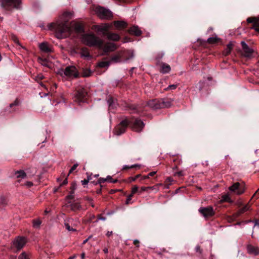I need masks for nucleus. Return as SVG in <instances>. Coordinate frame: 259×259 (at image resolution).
<instances>
[{
  "label": "nucleus",
  "instance_id": "obj_1",
  "mask_svg": "<svg viewBox=\"0 0 259 259\" xmlns=\"http://www.w3.org/2000/svg\"><path fill=\"white\" fill-rule=\"evenodd\" d=\"M82 39L85 45L90 47H97L102 51L105 54L114 51L117 48L114 43H105L102 39L93 33L82 34Z\"/></svg>",
  "mask_w": 259,
  "mask_h": 259
},
{
  "label": "nucleus",
  "instance_id": "obj_2",
  "mask_svg": "<svg viewBox=\"0 0 259 259\" xmlns=\"http://www.w3.org/2000/svg\"><path fill=\"white\" fill-rule=\"evenodd\" d=\"M144 125V122L138 118H135L133 116L129 118L126 117L115 127L114 133L117 136L121 135L125 132L126 128L128 126L133 131L140 132L142 131Z\"/></svg>",
  "mask_w": 259,
  "mask_h": 259
},
{
  "label": "nucleus",
  "instance_id": "obj_3",
  "mask_svg": "<svg viewBox=\"0 0 259 259\" xmlns=\"http://www.w3.org/2000/svg\"><path fill=\"white\" fill-rule=\"evenodd\" d=\"M48 26L49 29L55 32L56 35L59 38H62L70 35L71 32V27L66 22L52 23Z\"/></svg>",
  "mask_w": 259,
  "mask_h": 259
},
{
  "label": "nucleus",
  "instance_id": "obj_4",
  "mask_svg": "<svg viewBox=\"0 0 259 259\" xmlns=\"http://www.w3.org/2000/svg\"><path fill=\"white\" fill-rule=\"evenodd\" d=\"M173 100L170 98L154 99L148 101L146 106L153 110L169 108L172 105Z\"/></svg>",
  "mask_w": 259,
  "mask_h": 259
},
{
  "label": "nucleus",
  "instance_id": "obj_5",
  "mask_svg": "<svg viewBox=\"0 0 259 259\" xmlns=\"http://www.w3.org/2000/svg\"><path fill=\"white\" fill-rule=\"evenodd\" d=\"M95 27L97 31L101 32L103 36L110 40L118 41L120 38L118 34L110 32L107 25H96Z\"/></svg>",
  "mask_w": 259,
  "mask_h": 259
},
{
  "label": "nucleus",
  "instance_id": "obj_6",
  "mask_svg": "<svg viewBox=\"0 0 259 259\" xmlns=\"http://www.w3.org/2000/svg\"><path fill=\"white\" fill-rule=\"evenodd\" d=\"M26 243L25 237L18 236L13 241L11 249L13 252L17 253L23 248Z\"/></svg>",
  "mask_w": 259,
  "mask_h": 259
},
{
  "label": "nucleus",
  "instance_id": "obj_7",
  "mask_svg": "<svg viewBox=\"0 0 259 259\" xmlns=\"http://www.w3.org/2000/svg\"><path fill=\"white\" fill-rule=\"evenodd\" d=\"M88 97V92L84 88H79L76 90L75 101L80 103L87 101Z\"/></svg>",
  "mask_w": 259,
  "mask_h": 259
},
{
  "label": "nucleus",
  "instance_id": "obj_8",
  "mask_svg": "<svg viewBox=\"0 0 259 259\" xmlns=\"http://www.w3.org/2000/svg\"><path fill=\"white\" fill-rule=\"evenodd\" d=\"M21 4V0H2L1 6L6 10L12 8L19 9Z\"/></svg>",
  "mask_w": 259,
  "mask_h": 259
},
{
  "label": "nucleus",
  "instance_id": "obj_9",
  "mask_svg": "<svg viewBox=\"0 0 259 259\" xmlns=\"http://www.w3.org/2000/svg\"><path fill=\"white\" fill-rule=\"evenodd\" d=\"M95 11L101 19H109L113 16L110 11L101 6L96 7Z\"/></svg>",
  "mask_w": 259,
  "mask_h": 259
},
{
  "label": "nucleus",
  "instance_id": "obj_10",
  "mask_svg": "<svg viewBox=\"0 0 259 259\" xmlns=\"http://www.w3.org/2000/svg\"><path fill=\"white\" fill-rule=\"evenodd\" d=\"M123 106L126 110H128L130 111V113H137L141 115L145 110V107L142 105H136L125 102Z\"/></svg>",
  "mask_w": 259,
  "mask_h": 259
},
{
  "label": "nucleus",
  "instance_id": "obj_11",
  "mask_svg": "<svg viewBox=\"0 0 259 259\" xmlns=\"http://www.w3.org/2000/svg\"><path fill=\"white\" fill-rule=\"evenodd\" d=\"M229 189L230 191L236 194H242L245 191L244 184L239 182L234 183L229 188Z\"/></svg>",
  "mask_w": 259,
  "mask_h": 259
},
{
  "label": "nucleus",
  "instance_id": "obj_12",
  "mask_svg": "<svg viewBox=\"0 0 259 259\" xmlns=\"http://www.w3.org/2000/svg\"><path fill=\"white\" fill-rule=\"evenodd\" d=\"M199 212L205 218H208L213 216L215 212L213 208L211 206L207 207H200L199 209Z\"/></svg>",
  "mask_w": 259,
  "mask_h": 259
},
{
  "label": "nucleus",
  "instance_id": "obj_13",
  "mask_svg": "<svg viewBox=\"0 0 259 259\" xmlns=\"http://www.w3.org/2000/svg\"><path fill=\"white\" fill-rule=\"evenodd\" d=\"M241 45L242 49L241 55L247 58H251L254 52L253 50L250 48L244 41H241Z\"/></svg>",
  "mask_w": 259,
  "mask_h": 259
},
{
  "label": "nucleus",
  "instance_id": "obj_14",
  "mask_svg": "<svg viewBox=\"0 0 259 259\" xmlns=\"http://www.w3.org/2000/svg\"><path fill=\"white\" fill-rule=\"evenodd\" d=\"M64 74L68 77H78L79 73L76 68L74 66H69L66 67L64 70Z\"/></svg>",
  "mask_w": 259,
  "mask_h": 259
},
{
  "label": "nucleus",
  "instance_id": "obj_15",
  "mask_svg": "<svg viewBox=\"0 0 259 259\" xmlns=\"http://www.w3.org/2000/svg\"><path fill=\"white\" fill-rule=\"evenodd\" d=\"M107 103L109 106V110L110 112H114L115 109L117 106V100L112 96H108L107 98Z\"/></svg>",
  "mask_w": 259,
  "mask_h": 259
},
{
  "label": "nucleus",
  "instance_id": "obj_16",
  "mask_svg": "<svg viewBox=\"0 0 259 259\" xmlns=\"http://www.w3.org/2000/svg\"><path fill=\"white\" fill-rule=\"evenodd\" d=\"M122 61L130 59L133 57V53L128 50H121L119 51Z\"/></svg>",
  "mask_w": 259,
  "mask_h": 259
},
{
  "label": "nucleus",
  "instance_id": "obj_17",
  "mask_svg": "<svg viewBox=\"0 0 259 259\" xmlns=\"http://www.w3.org/2000/svg\"><path fill=\"white\" fill-rule=\"evenodd\" d=\"M246 21L248 23H253L252 28L259 32V17H248Z\"/></svg>",
  "mask_w": 259,
  "mask_h": 259
},
{
  "label": "nucleus",
  "instance_id": "obj_18",
  "mask_svg": "<svg viewBox=\"0 0 259 259\" xmlns=\"http://www.w3.org/2000/svg\"><path fill=\"white\" fill-rule=\"evenodd\" d=\"M81 57L85 59L89 60L92 58V55L90 54L89 49L85 47H82L80 49L79 52Z\"/></svg>",
  "mask_w": 259,
  "mask_h": 259
},
{
  "label": "nucleus",
  "instance_id": "obj_19",
  "mask_svg": "<svg viewBox=\"0 0 259 259\" xmlns=\"http://www.w3.org/2000/svg\"><path fill=\"white\" fill-rule=\"evenodd\" d=\"M247 251L249 254L257 255L259 254V248L252 245H248L247 247Z\"/></svg>",
  "mask_w": 259,
  "mask_h": 259
},
{
  "label": "nucleus",
  "instance_id": "obj_20",
  "mask_svg": "<svg viewBox=\"0 0 259 259\" xmlns=\"http://www.w3.org/2000/svg\"><path fill=\"white\" fill-rule=\"evenodd\" d=\"M128 32L130 34L135 35L137 36L141 35L142 34L141 30L137 26H133L128 29Z\"/></svg>",
  "mask_w": 259,
  "mask_h": 259
},
{
  "label": "nucleus",
  "instance_id": "obj_21",
  "mask_svg": "<svg viewBox=\"0 0 259 259\" xmlns=\"http://www.w3.org/2000/svg\"><path fill=\"white\" fill-rule=\"evenodd\" d=\"M67 203L69 204L70 209L73 211H76L81 208V206L78 202L72 203L71 201H68Z\"/></svg>",
  "mask_w": 259,
  "mask_h": 259
},
{
  "label": "nucleus",
  "instance_id": "obj_22",
  "mask_svg": "<svg viewBox=\"0 0 259 259\" xmlns=\"http://www.w3.org/2000/svg\"><path fill=\"white\" fill-rule=\"evenodd\" d=\"M74 29L77 34H82L84 32V29L82 24L77 23L74 25Z\"/></svg>",
  "mask_w": 259,
  "mask_h": 259
},
{
  "label": "nucleus",
  "instance_id": "obj_23",
  "mask_svg": "<svg viewBox=\"0 0 259 259\" xmlns=\"http://www.w3.org/2000/svg\"><path fill=\"white\" fill-rule=\"evenodd\" d=\"M115 27L118 29H123L126 27L127 24L124 21H115L114 22Z\"/></svg>",
  "mask_w": 259,
  "mask_h": 259
},
{
  "label": "nucleus",
  "instance_id": "obj_24",
  "mask_svg": "<svg viewBox=\"0 0 259 259\" xmlns=\"http://www.w3.org/2000/svg\"><path fill=\"white\" fill-rule=\"evenodd\" d=\"M233 49V44L231 42H229L223 52V55L225 57H227L230 54L231 51Z\"/></svg>",
  "mask_w": 259,
  "mask_h": 259
},
{
  "label": "nucleus",
  "instance_id": "obj_25",
  "mask_svg": "<svg viewBox=\"0 0 259 259\" xmlns=\"http://www.w3.org/2000/svg\"><path fill=\"white\" fill-rule=\"evenodd\" d=\"M40 49L45 52V53H50L52 51L51 49L49 47L48 44L46 42H42L39 45Z\"/></svg>",
  "mask_w": 259,
  "mask_h": 259
},
{
  "label": "nucleus",
  "instance_id": "obj_26",
  "mask_svg": "<svg viewBox=\"0 0 259 259\" xmlns=\"http://www.w3.org/2000/svg\"><path fill=\"white\" fill-rule=\"evenodd\" d=\"M111 61L114 62L115 63L122 62L119 51L116 52L115 54L112 56L111 58Z\"/></svg>",
  "mask_w": 259,
  "mask_h": 259
},
{
  "label": "nucleus",
  "instance_id": "obj_27",
  "mask_svg": "<svg viewBox=\"0 0 259 259\" xmlns=\"http://www.w3.org/2000/svg\"><path fill=\"white\" fill-rule=\"evenodd\" d=\"M249 207H250L249 205L248 204H246L245 205L243 206L241 208H240L238 210V211L236 212V217L243 214V213H244L245 212H246V211L249 210Z\"/></svg>",
  "mask_w": 259,
  "mask_h": 259
},
{
  "label": "nucleus",
  "instance_id": "obj_28",
  "mask_svg": "<svg viewBox=\"0 0 259 259\" xmlns=\"http://www.w3.org/2000/svg\"><path fill=\"white\" fill-rule=\"evenodd\" d=\"M38 62L43 66L50 67V62L48 61L47 58H42L40 57L38 58Z\"/></svg>",
  "mask_w": 259,
  "mask_h": 259
},
{
  "label": "nucleus",
  "instance_id": "obj_29",
  "mask_svg": "<svg viewBox=\"0 0 259 259\" xmlns=\"http://www.w3.org/2000/svg\"><path fill=\"white\" fill-rule=\"evenodd\" d=\"M81 73L83 77H86L91 76L93 72L89 68H82Z\"/></svg>",
  "mask_w": 259,
  "mask_h": 259
},
{
  "label": "nucleus",
  "instance_id": "obj_30",
  "mask_svg": "<svg viewBox=\"0 0 259 259\" xmlns=\"http://www.w3.org/2000/svg\"><path fill=\"white\" fill-rule=\"evenodd\" d=\"M15 175L17 178L24 179L26 177V174L23 170H20L15 171Z\"/></svg>",
  "mask_w": 259,
  "mask_h": 259
},
{
  "label": "nucleus",
  "instance_id": "obj_31",
  "mask_svg": "<svg viewBox=\"0 0 259 259\" xmlns=\"http://www.w3.org/2000/svg\"><path fill=\"white\" fill-rule=\"evenodd\" d=\"M45 78L44 76L40 73L38 74L37 75H36L35 77V80L36 81H37L38 83H39L41 86L45 87V85L43 84V83L41 81L42 79H43Z\"/></svg>",
  "mask_w": 259,
  "mask_h": 259
},
{
  "label": "nucleus",
  "instance_id": "obj_32",
  "mask_svg": "<svg viewBox=\"0 0 259 259\" xmlns=\"http://www.w3.org/2000/svg\"><path fill=\"white\" fill-rule=\"evenodd\" d=\"M172 160L175 163L174 166L172 167L173 170L178 169V165L181 164V160L178 157H175Z\"/></svg>",
  "mask_w": 259,
  "mask_h": 259
},
{
  "label": "nucleus",
  "instance_id": "obj_33",
  "mask_svg": "<svg viewBox=\"0 0 259 259\" xmlns=\"http://www.w3.org/2000/svg\"><path fill=\"white\" fill-rule=\"evenodd\" d=\"M170 70V67L169 65L166 64H163L161 66V71L163 73H166L168 72Z\"/></svg>",
  "mask_w": 259,
  "mask_h": 259
},
{
  "label": "nucleus",
  "instance_id": "obj_34",
  "mask_svg": "<svg viewBox=\"0 0 259 259\" xmlns=\"http://www.w3.org/2000/svg\"><path fill=\"white\" fill-rule=\"evenodd\" d=\"M173 181L174 180L172 178L170 177H167L164 182L165 188L167 189L169 188V186L171 185Z\"/></svg>",
  "mask_w": 259,
  "mask_h": 259
},
{
  "label": "nucleus",
  "instance_id": "obj_35",
  "mask_svg": "<svg viewBox=\"0 0 259 259\" xmlns=\"http://www.w3.org/2000/svg\"><path fill=\"white\" fill-rule=\"evenodd\" d=\"M7 203L8 200L7 198L3 196H0V205L2 207H4L7 204Z\"/></svg>",
  "mask_w": 259,
  "mask_h": 259
},
{
  "label": "nucleus",
  "instance_id": "obj_36",
  "mask_svg": "<svg viewBox=\"0 0 259 259\" xmlns=\"http://www.w3.org/2000/svg\"><path fill=\"white\" fill-rule=\"evenodd\" d=\"M33 226L35 228H39L41 224V221L39 219H34L32 221Z\"/></svg>",
  "mask_w": 259,
  "mask_h": 259
},
{
  "label": "nucleus",
  "instance_id": "obj_37",
  "mask_svg": "<svg viewBox=\"0 0 259 259\" xmlns=\"http://www.w3.org/2000/svg\"><path fill=\"white\" fill-rule=\"evenodd\" d=\"M140 165L136 164L132 165L131 166L124 165L122 169L123 170H127V169H128L130 168L139 169V168H140Z\"/></svg>",
  "mask_w": 259,
  "mask_h": 259
},
{
  "label": "nucleus",
  "instance_id": "obj_38",
  "mask_svg": "<svg viewBox=\"0 0 259 259\" xmlns=\"http://www.w3.org/2000/svg\"><path fill=\"white\" fill-rule=\"evenodd\" d=\"M221 201L222 202H229V203L232 202V201L231 198L230 197L229 195L228 194L224 195L222 196Z\"/></svg>",
  "mask_w": 259,
  "mask_h": 259
},
{
  "label": "nucleus",
  "instance_id": "obj_39",
  "mask_svg": "<svg viewBox=\"0 0 259 259\" xmlns=\"http://www.w3.org/2000/svg\"><path fill=\"white\" fill-rule=\"evenodd\" d=\"M207 41L210 44H213L218 42V39L215 37H209L207 39Z\"/></svg>",
  "mask_w": 259,
  "mask_h": 259
},
{
  "label": "nucleus",
  "instance_id": "obj_40",
  "mask_svg": "<svg viewBox=\"0 0 259 259\" xmlns=\"http://www.w3.org/2000/svg\"><path fill=\"white\" fill-rule=\"evenodd\" d=\"M76 189V184L75 182H72L71 183V186L70 187V193L74 194L75 189Z\"/></svg>",
  "mask_w": 259,
  "mask_h": 259
},
{
  "label": "nucleus",
  "instance_id": "obj_41",
  "mask_svg": "<svg viewBox=\"0 0 259 259\" xmlns=\"http://www.w3.org/2000/svg\"><path fill=\"white\" fill-rule=\"evenodd\" d=\"M109 65V62H101L99 63V66L101 68H104Z\"/></svg>",
  "mask_w": 259,
  "mask_h": 259
},
{
  "label": "nucleus",
  "instance_id": "obj_42",
  "mask_svg": "<svg viewBox=\"0 0 259 259\" xmlns=\"http://www.w3.org/2000/svg\"><path fill=\"white\" fill-rule=\"evenodd\" d=\"M106 181H107V179H106L103 178H100L99 179L98 182L95 183V185H97V184H100L101 187H102V186L101 185V184L102 183H105Z\"/></svg>",
  "mask_w": 259,
  "mask_h": 259
},
{
  "label": "nucleus",
  "instance_id": "obj_43",
  "mask_svg": "<svg viewBox=\"0 0 259 259\" xmlns=\"http://www.w3.org/2000/svg\"><path fill=\"white\" fill-rule=\"evenodd\" d=\"M18 259H29V258L27 255L26 252H23L19 255V256H18Z\"/></svg>",
  "mask_w": 259,
  "mask_h": 259
},
{
  "label": "nucleus",
  "instance_id": "obj_44",
  "mask_svg": "<svg viewBox=\"0 0 259 259\" xmlns=\"http://www.w3.org/2000/svg\"><path fill=\"white\" fill-rule=\"evenodd\" d=\"M65 226L66 229L69 231H76V230L75 229H73V228L71 227L69 224L68 223H65Z\"/></svg>",
  "mask_w": 259,
  "mask_h": 259
},
{
  "label": "nucleus",
  "instance_id": "obj_45",
  "mask_svg": "<svg viewBox=\"0 0 259 259\" xmlns=\"http://www.w3.org/2000/svg\"><path fill=\"white\" fill-rule=\"evenodd\" d=\"M177 88V84H171L168 86L167 88L165 89V91L173 90H175Z\"/></svg>",
  "mask_w": 259,
  "mask_h": 259
},
{
  "label": "nucleus",
  "instance_id": "obj_46",
  "mask_svg": "<svg viewBox=\"0 0 259 259\" xmlns=\"http://www.w3.org/2000/svg\"><path fill=\"white\" fill-rule=\"evenodd\" d=\"M131 192L133 194H136V193H138V192L139 193L138 187L137 186H136V185L132 187V192Z\"/></svg>",
  "mask_w": 259,
  "mask_h": 259
},
{
  "label": "nucleus",
  "instance_id": "obj_47",
  "mask_svg": "<svg viewBox=\"0 0 259 259\" xmlns=\"http://www.w3.org/2000/svg\"><path fill=\"white\" fill-rule=\"evenodd\" d=\"M19 105V101L17 99L15 100V101L10 104V108H12L14 106H18Z\"/></svg>",
  "mask_w": 259,
  "mask_h": 259
},
{
  "label": "nucleus",
  "instance_id": "obj_48",
  "mask_svg": "<svg viewBox=\"0 0 259 259\" xmlns=\"http://www.w3.org/2000/svg\"><path fill=\"white\" fill-rule=\"evenodd\" d=\"M73 194L70 193L66 197V200L67 201V202L68 201H71V200H73L74 199V196Z\"/></svg>",
  "mask_w": 259,
  "mask_h": 259
},
{
  "label": "nucleus",
  "instance_id": "obj_49",
  "mask_svg": "<svg viewBox=\"0 0 259 259\" xmlns=\"http://www.w3.org/2000/svg\"><path fill=\"white\" fill-rule=\"evenodd\" d=\"M63 15L66 18H70L72 16V13L69 12H65Z\"/></svg>",
  "mask_w": 259,
  "mask_h": 259
},
{
  "label": "nucleus",
  "instance_id": "obj_50",
  "mask_svg": "<svg viewBox=\"0 0 259 259\" xmlns=\"http://www.w3.org/2000/svg\"><path fill=\"white\" fill-rule=\"evenodd\" d=\"M78 166V164L75 163L70 168L69 171V174L72 173L74 170L76 169L77 167Z\"/></svg>",
  "mask_w": 259,
  "mask_h": 259
},
{
  "label": "nucleus",
  "instance_id": "obj_51",
  "mask_svg": "<svg viewBox=\"0 0 259 259\" xmlns=\"http://www.w3.org/2000/svg\"><path fill=\"white\" fill-rule=\"evenodd\" d=\"M152 189V187H142L141 188V190L140 191H139V193H142V192H144V191H147L148 189Z\"/></svg>",
  "mask_w": 259,
  "mask_h": 259
},
{
  "label": "nucleus",
  "instance_id": "obj_52",
  "mask_svg": "<svg viewBox=\"0 0 259 259\" xmlns=\"http://www.w3.org/2000/svg\"><path fill=\"white\" fill-rule=\"evenodd\" d=\"M195 250L197 252H198L200 254L202 253V249L201 248L200 245H197L195 247Z\"/></svg>",
  "mask_w": 259,
  "mask_h": 259
},
{
  "label": "nucleus",
  "instance_id": "obj_53",
  "mask_svg": "<svg viewBox=\"0 0 259 259\" xmlns=\"http://www.w3.org/2000/svg\"><path fill=\"white\" fill-rule=\"evenodd\" d=\"M254 197L255 198V199L259 198V188L257 189V190L255 192V193L252 196V198H253Z\"/></svg>",
  "mask_w": 259,
  "mask_h": 259
},
{
  "label": "nucleus",
  "instance_id": "obj_54",
  "mask_svg": "<svg viewBox=\"0 0 259 259\" xmlns=\"http://www.w3.org/2000/svg\"><path fill=\"white\" fill-rule=\"evenodd\" d=\"M175 176H178L179 177H182L184 176V172L183 171H178V172H176L174 174Z\"/></svg>",
  "mask_w": 259,
  "mask_h": 259
},
{
  "label": "nucleus",
  "instance_id": "obj_55",
  "mask_svg": "<svg viewBox=\"0 0 259 259\" xmlns=\"http://www.w3.org/2000/svg\"><path fill=\"white\" fill-rule=\"evenodd\" d=\"M12 39L14 40V41L15 43H16V44H18V45H19V44H19V40H18V38H17L16 36H12Z\"/></svg>",
  "mask_w": 259,
  "mask_h": 259
},
{
  "label": "nucleus",
  "instance_id": "obj_56",
  "mask_svg": "<svg viewBox=\"0 0 259 259\" xmlns=\"http://www.w3.org/2000/svg\"><path fill=\"white\" fill-rule=\"evenodd\" d=\"M133 243L135 245H136L137 247L139 246L140 242L138 240H135L133 242Z\"/></svg>",
  "mask_w": 259,
  "mask_h": 259
},
{
  "label": "nucleus",
  "instance_id": "obj_57",
  "mask_svg": "<svg viewBox=\"0 0 259 259\" xmlns=\"http://www.w3.org/2000/svg\"><path fill=\"white\" fill-rule=\"evenodd\" d=\"M67 182H68V181H67V178H66V179H65L63 181V182H62L61 184H60V187H61V186H64V185H66V184H67Z\"/></svg>",
  "mask_w": 259,
  "mask_h": 259
},
{
  "label": "nucleus",
  "instance_id": "obj_58",
  "mask_svg": "<svg viewBox=\"0 0 259 259\" xmlns=\"http://www.w3.org/2000/svg\"><path fill=\"white\" fill-rule=\"evenodd\" d=\"M136 181V179L134 177H131L128 178V181L130 183H131L132 182H134Z\"/></svg>",
  "mask_w": 259,
  "mask_h": 259
},
{
  "label": "nucleus",
  "instance_id": "obj_59",
  "mask_svg": "<svg viewBox=\"0 0 259 259\" xmlns=\"http://www.w3.org/2000/svg\"><path fill=\"white\" fill-rule=\"evenodd\" d=\"M84 199L87 201H88L89 202H91L93 201V199L91 197H88V196H86L84 197Z\"/></svg>",
  "mask_w": 259,
  "mask_h": 259
},
{
  "label": "nucleus",
  "instance_id": "obj_60",
  "mask_svg": "<svg viewBox=\"0 0 259 259\" xmlns=\"http://www.w3.org/2000/svg\"><path fill=\"white\" fill-rule=\"evenodd\" d=\"M97 218H98V219H99V220H103V221H105L106 220V218L104 217H103L101 214L98 215Z\"/></svg>",
  "mask_w": 259,
  "mask_h": 259
},
{
  "label": "nucleus",
  "instance_id": "obj_61",
  "mask_svg": "<svg viewBox=\"0 0 259 259\" xmlns=\"http://www.w3.org/2000/svg\"><path fill=\"white\" fill-rule=\"evenodd\" d=\"M81 182L82 185H84V186L88 184L89 183L88 180H87V179H84V180L81 181Z\"/></svg>",
  "mask_w": 259,
  "mask_h": 259
},
{
  "label": "nucleus",
  "instance_id": "obj_62",
  "mask_svg": "<svg viewBox=\"0 0 259 259\" xmlns=\"http://www.w3.org/2000/svg\"><path fill=\"white\" fill-rule=\"evenodd\" d=\"M131 200H132L131 198H130V197H127V198H126V201H125V204L126 205H128L129 204H130Z\"/></svg>",
  "mask_w": 259,
  "mask_h": 259
},
{
  "label": "nucleus",
  "instance_id": "obj_63",
  "mask_svg": "<svg viewBox=\"0 0 259 259\" xmlns=\"http://www.w3.org/2000/svg\"><path fill=\"white\" fill-rule=\"evenodd\" d=\"M149 178V177L148 176V175H147V176H142V178H141L140 181H141L142 180H144L147 179Z\"/></svg>",
  "mask_w": 259,
  "mask_h": 259
},
{
  "label": "nucleus",
  "instance_id": "obj_64",
  "mask_svg": "<svg viewBox=\"0 0 259 259\" xmlns=\"http://www.w3.org/2000/svg\"><path fill=\"white\" fill-rule=\"evenodd\" d=\"M33 183L32 182H27L26 184V185L28 187H31V186H33Z\"/></svg>",
  "mask_w": 259,
  "mask_h": 259
}]
</instances>
